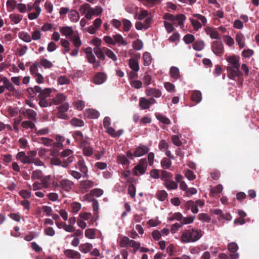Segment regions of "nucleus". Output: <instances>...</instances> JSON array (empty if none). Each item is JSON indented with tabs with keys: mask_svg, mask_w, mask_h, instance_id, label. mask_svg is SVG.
I'll return each instance as SVG.
<instances>
[{
	"mask_svg": "<svg viewBox=\"0 0 259 259\" xmlns=\"http://www.w3.org/2000/svg\"><path fill=\"white\" fill-rule=\"evenodd\" d=\"M27 92L30 98L36 97L37 94H38L37 96V98L39 100L38 104L42 107L51 106L53 104L55 105L61 104L65 100V97L61 94H57L55 97L50 101L46 100V98L50 96L52 92L50 88H46L42 90L39 86L35 85L34 88H28L27 89Z\"/></svg>",
	"mask_w": 259,
	"mask_h": 259,
	"instance_id": "nucleus-1",
	"label": "nucleus"
},
{
	"mask_svg": "<svg viewBox=\"0 0 259 259\" xmlns=\"http://www.w3.org/2000/svg\"><path fill=\"white\" fill-rule=\"evenodd\" d=\"M226 59L229 63L230 66L227 67V76L233 80L235 77L238 78L242 76V73L240 70L239 57L236 55L226 56Z\"/></svg>",
	"mask_w": 259,
	"mask_h": 259,
	"instance_id": "nucleus-2",
	"label": "nucleus"
},
{
	"mask_svg": "<svg viewBox=\"0 0 259 259\" xmlns=\"http://www.w3.org/2000/svg\"><path fill=\"white\" fill-rule=\"evenodd\" d=\"M202 231L201 229L193 228L185 230L182 234L181 240L185 243L194 242L198 241L202 236Z\"/></svg>",
	"mask_w": 259,
	"mask_h": 259,
	"instance_id": "nucleus-3",
	"label": "nucleus"
},
{
	"mask_svg": "<svg viewBox=\"0 0 259 259\" xmlns=\"http://www.w3.org/2000/svg\"><path fill=\"white\" fill-rule=\"evenodd\" d=\"M73 151L70 149H66L60 153V156L64 158L62 161V166L67 167L70 163L74 159V156L72 155Z\"/></svg>",
	"mask_w": 259,
	"mask_h": 259,
	"instance_id": "nucleus-4",
	"label": "nucleus"
},
{
	"mask_svg": "<svg viewBox=\"0 0 259 259\" xmlns=\"http://www.w3.org/2000/svg\"><path fill=\"white\" fill-rule=\"evenodd\" d=\"M163 19L172 21L174 25H175L176 22H177L178 25L182 26L183 25L184 21L186 20V17L183 14H179L177 16H174L169 13H166L163 16Z\"/></svg>",
	"mask_w": 259,
	"mask_h": 259,
	"instance_id": "nucleus-5",
	"label": "nucleus"
},
{
	"mask_svg": "<svg viewBox=\"0 0 259 259\" xmlns=\"http://www.w3.org/2000/svg\"><path fill=\"white\" fill-rule=\"evenodd\" d=\"M211 48L216 56H222L224 53V45L220 40L212 41L211 44Z\"/></svg>",
	"mask_w": 259,
	"mask_h": 259,
	"instance_id": "nucleus-6",
	"label": "nucleus"
},
{
	"mask_svg": "<svg viewBox=\"0 0 259 259\" xmlns=\"http://www.w3.org/2000/svg\"><path fill=\"white\" fill-rule=\"evenodd\" d=\"M76 168L78 169L82 173V177L87 178L88 177V169L85 164L84 160L81 158L80 159L75 165Z\"/></svg>",
	"mask_w": 259,
	"mask_h": 259,
	"instance_id": "nucleus-7",
	"label": "nucleus"
},
{
	"mask_svg": "<svg viewBox=\"0 0 259 259\" xmlns=\"http://www.w3.org/2000/svg\"><path fill=\"white\" fill-rule=\"evenodd\" d=\"M149 149L148 147L144 145L140 144L138 147L136 148L134 151V156L135 157H140L149 152Z\"/></svg>",
	"mask_w": 259,
	"mask_h": 259,
	"instance_id": "nucleus-8",
	"label": "nucleus"
},
{
	"mask_svg": "<svg viewBox=\"0 0 259 259\" xmlns=\"http://www.w3.org/2000/svg\"><path fill=\"white\" fill-rule=\"evenodd\" d=\"M228 248L231 252L230 256L232 259H237L238 257V254L235 252L238 250V245L235 242L230 243L228 245Z\"/></svg>",
	"mask_w": 259,
	"mask_h": 259,
	"instance_id": "nucleus-9",
	"label": "nucleus"
},
{
	"mask_svg": "<svg viewBox=\"0 0 259 259\" xmlns=\"http://www.w3.org/2000/svg\"><path fill=\"white\" fill-rule=\"evenodd\" d=\"M64 255L72 259H80L81 254L77 251L72 249H66L64 251Z\"/></svg>",
	"mask_w": 259,
	"mask_h": 259,
	"instance_id": "nucleus-10",
	"label": "nucleus"
},
{
	"mask_svg": "<svg viewBox=\"0 0 259 259\" xmlns=\"http://www.w3.org/2000/svg\"><path fill=\"white\" fill-rule=\"evenodd\" d=\"M73 185V183L72 181L64 179L60 182L59 186L62 190L69 192L71 189Z\"/></svg>",
	"mask_w": 259,
	"mask_h": 259,
	"instance_id": "nucleus-11",
	"label": "nucleus"
},
{
	"mask_svg": "<svg viewBox=\"0 0 259 259\" xmlns=\"http://www.w3.org/2000/svg\"><path fill=\"white\" fill-rule=\"evenodd\" d=\"M145 94L147 96L159 98L161 96V91L155 88H147L145 90Z\"/></svg>",
	"mask_w": 259,
	"mask_h": 259,
	"instance_id": "nucleus-12",
	"label": "nucleus"
},
{
	"mask_svg": "<svg viewBox=\"0 0 259 259\" xmlns=\"http://www.w3.org/2000/svg\"><path fill=\"white\" fill-rule=\"evenodd\" d=\"M106 75L102 72L97 73L93 77V81L96 84H100L105 81Z\"/></svg>",
	"mask_w": 259,
	"mask_h": 259,
	"instance_id": "nucleus-13",
	"label": "nucleus"
},
{
	"mask_svg": "<svg viewBox=\"0 0 259 259\" xmlns=\"http://www.w3.org/2000/svg\"><path fill=\"white\" fill-rule=\"evenodd\" d=\"M4 84L5 88L10 92V93L7 94V96L15 95L16 91L15 87L8 79L5 78L4 80Z\"/></svg>",
	"mask_w": 259,
	"mask_h": 259,
	"instance_id": "nucleus-14",
	"label": "nucleus"
},
{
	"mask_svg": "<svg viewBox=\"0 0 259 259\" xmlns=\"http://www.w3.org/2000/svg\"><path fill=\"white\" fill-rule=\"evenodd\" d=\"M113 38L114 45L117 44L118 46H125L127 44V42L123 39L121 35L119 34L113 35Z\"/></svg>",
	"mask_w": 259,
	"mask_h": 259,
	"instance_id": "nucleus-15",
	"label": "nucleus"
},
{
	"mask_svg": "<svg viewBox=\"0 0 259 259\" xmlns=\"http://www.w3.org/2000/svg\"><path fill=\"white\" fill-rule=\"evenodd\" d=\"M94 186V183L91 180L82 181L80 183L79 188L85 191H87L88 189L92 188Z\"/></svg>",
	"mask_w": 259,
	"mask_h": 259,
	"instance_id": "nucleus-16",
	"label": "nucleus"
},
{
	"mask_svg": "<svg viewBox=\"0 0 259 259\" xmlns=\"http://www.w3.org/2000/svg\"><path fill=\"white\" fill-rule=\"evenodd\" d=\"M185 206L187 209H191V211L193 213H197L198 212V207L197 206V204L194 201H188L186 203Z\"/></svg>",
	"mask_w": 259,
	"mask_h": 259,
	"instance_id": "nucleus-17",
	"label": "nucleus"
},
{
	"mask_svg": "<svg viewBox=\"0 0 259 259\" xmlns=\"http://www.w3.org/2000/svg\"><path fill=\"white\" fill-rule=\"evenodd\" d=\"M85 53L86 54V57L88 62L92 64L95 62L96 57L92 52V49L91 47H88L85 50Z\"/></svg>",
	"mask_w": 259,
	"mask_h": 259,
	"instance_id": "nucleus-18",
	"label": "nucleus"
},
{
	"mask_svg": "<svg viewBox=\"0 0 259 259\" xmlns=\"http://www.w3.org/2000/svg\"><path fill=\"white\" fill-rule=\"evenodd\" d=\"M99 112L93 109H89L86 110L85 115L89 118L95 119L99 116Z\"/></svg>",
	"mask_w": 259,
	"mask_h": 259,
	"instance_id": "nucleus-19",
	"label": "nucleus"
},
{
	"mask_svg": "<svg viewBox=\"0 0 259 259\" xmlns=\"http://www.w3.org/2000/svg\"><path fill=\"white\" fill-rule=\"evenodd\" d=\"M128 65L130 68L134 72H138L140 67L138 61L135 58H131L128 60Z\"/></svg>",
	"mask_w": 259,
	"mask_h": 259,
	"instance_id": "nucleus-20",
	"label": "nucleus"
},
{
	"mask_svg": "<svg viewBox=\"0 0 259 259\" xmlns=\"http://www.w3.org/2000/svg\"><path fill=\"white\" fill-rule=\"evenodd\" d=\"M52 179L50 176H43L41 179V183L42 187L44 188H49L52 184Z\"/></svg>",
	"mask_w": 259,
	"mask_h": 259,
	"instance_id": "nucleus-21",
	"label": "nucleus"
},
{
	"mask_svg": "<svg viewBox=\"0 0 259 259\" xmlns=\"http://www.w3.org/2000/svg\"><path fill=\"white\" fill-rule=\"evenodd\" d=\"M139 105L141 109H148L150 108L149 100L145 97H141L139 99Z\"/></svg>",
	"mask_w": 259,
	"mask_h": 259,
	"instance_id": "nucleus-22",
	"label": "nucleus"
},
{
	"mask_svg": "<svg viewBox=\"0 0 259 259\" xmlns=\"http://www.w3.org/2000/svg\"><path fill=\"white\" fill-rule=\"evenodd\" d=\"M94 51L97 57L99 60H104L105 59V52L104 50V47L96 48L94 49Z\"/></svg>",
	"mask_w": 259,
	"mask_h": 259,
	"instance_id": "nucleus-23",
	"label": "nucleus"
},
{
	"mask_svg": "<svg viewBox=\"0 0 259 259\" xmlns=\"http://www.w3.org/2000/svg\"><path fill=\"white\" fill-rule=\"evenodd\" d=\"M60 31L66 37L70 36L73 34V30L69 26H65L60 27Z\"/></svg>",
	"mask_w": 259,
	"mask_h": 259,
	"instance_id": "nucleus-24",
	"label": "nucleus"
},
{
	"mask_svg": "<svg viewBox=\"0 0 259 259\" xmlns=\"http://www.w3.org/2000/svg\"><path fill=\"white\" fill-rule=\"evenodd\" d=\"M191 100L196 103H199L201 99V93L199 91H195L193 92L191 96Z\"/></svg>",
	"mask_w": 259,
	"mask_h": 259,
	"instance_id": "nucleus-25",
	"label": "nucleus"
},
{
	"mask_svg": "<svg viewBox=\"0 0 259 259\" xmlns=\"http://www.w3.org/2000/svg\"><path fill=\"white\" fill-rule=\"evenodd\" d=\"M92 247V244L90 243L81 244L79 246L80 251L84 253L89 252L91 251Z\"/></svg>",
	"mask_w": 259,
	"mask_h": 259,
	"instance_id": "nucleus-26",
	"label": "nucleus"
},
{
	"mask_svg": "<svg viewBox=\"0 0 259 259\" xmlns=\"http://www.w3.org/2000/svg\"><path fill=\"white\" fill-rule=\"evenodd\" d=\"M18 158L23 163H29L31 162L29 157L26 156L24 152H20L17 153V159Z\"/></svg>",
	"mask_w": 259,
	"mask_h": 259,
	"instance_id": "nucleus-27",
	"label": "nucleus"
},
{
	"mask_svg": "<svg viewBox=\"0 0 259 259\" xmlns=\"http://www.w3.org/2000/svg\"><path fill=\"white\" fill-rule=\"evenodd\" d=\"M69 18L72 22H76L79 20V15L76 11L71 10L69 11Z\"/></svg>",
	"mask_w": 259,
	"mask_h": 259,
	"instance_id": "nucleus-28",
	"label": "nucleus"
},
{
	"mask_svg": "<svg viewBox=\"0 0 259 259\" xmlns=\"http://www.w3.org/2000/svg\"><path fill=\"white\" fill-rule=\"evenodd\" d=\"M170 75L171 77L175 79H178L180 77V71L178 68L172 66L170 68Z\"/></svg>",
	"mask_w": 259,
	"mask_h": 259,
	"instance_id": "nucleus-29",
	"label": "nucleus"
},
{
	"mask_svg": "<svg viewBox=\"0 0 259 259\" xmlns=\"http://www.w3.org/2000/svg\"><path fill=\"white\" fill-rule=\"evenodd\" d=\"M235 39L238 42L240 49H242L244 47V36L242 33H238L236 35Z\"/></svg>",
	"mask_w": 259,
	"mask_h": 259,
	"instance_id": "nucleus-30",
	"label": "nucleus"
},
{
	"mask_svg": "<svg viewBox=\"0 0 259 259\" xmlns=\"http://www.w3.org/2000/svg\"><path fill=\"white\" fill-rule=\"evenodd\" d=\"M207 34H208L210 37L212 39H220L221 35L219 33L214 29L209 28L207 32Z\"/></svg>",
	"mask_w": 259,
	"mask_h": 259,
	"instance_id": "nucleus-31",
	"label": "nucleus"
},
{
	"mask_svg": "<svg viewBox=\"0 0 259 259\" xmlns=\"http://www.w3.org/2000/svg\"><path fill=\"white\" fill-rule=\"evenodd\" d=\"M117 159L118 162L122 165L128 166L130 164V161L125 155L119 154L118 155Z\"/></svg>",
	"mask_w": 259,
	"mask_h": 259,
	"instance_id": "nucleus-32",
	"label": "nucleus"
},
{
	"mask_svg": "<svg viewBox=\"0 0 259 259\" xmlns=\"http://www.w3.org/2000/svg\"><path fill=\"white\" fill-rule=\"evenodd\" d=\"M70 122L74 126L82 127L84 125V122L82 120L75 117L72 118Z\"/></svg>",
	"mask_w": 259,
	"mask_h": 259,
	"instance_id": "nucleus-33",
	"label": "nucleus"
},
{
	"mask_svg": "<svg viewBox=\"0 0 259 259\" xmlns=\"http://www.w3.org/2000/svg\"><path fill=\"white\" fill-rule=\"evenodd\" d=\"M35 9V12H31L28 14V17L30 20L36 19L39 15L41 12V8L37 7Z\"/></svg>",
	"mask_w": 259,
	"mask_h": 259,
	"instance_id": "nucleus-34",
	"label": "nucleus"
},
{
	"mask_svg": "<svg viewBox=\"0 0 259 259\" xmlns=\"http://www.w3.org/2000/svg\"><path fill=\"white\" fill-rule=\"evenodd\" d=\"M147 169L140 166L139 165H136L133 168V173L135 176H138L139 173L141 175H143L146 172Z\"/></svg>",
	"mask_w": 259,
	"mask_h": 259,
	"instance_id": "nucleus-35",
	"label": "nucleus"
},
{
	"mask_svg": "<svg viewBox=\"0 0 259 259\" xmlns=\"http://www.w3.org/2000/svg\"><path fill=\"white\" fill-rule=\"evenodd\" d=\"M104 50L106 56L113 61H116L117 60L116 56L112 51L105 47H104Z\"/></svg>",
	"mask_w": 259,
	"mask_h": 259,
	"instance_id": "nucleus-36",
	"label": "nucleus"
},
{
	"mask_svg": "<svg viewBox=\"0 0 259 259\" xmlns=\"http://www.w3.org/2000/svg\"><path fill=\"white\" fill-rule=\"evenodd\" d=\"M205 43L203 40H199L195 42L193 45V48L196 51H201L203 49Z\"/></svg>",
	"mask_w": 259,
	"mask_h": 259,
	"instance_id": "nucleus-37",
	"label": "nucleus"
},
{
	"mask_svg": "<svg viewBox=\"0 0 259 259\" xmlns=\"http://www.w3.org/2000/svg\"><path fill=\"white\" fill-rule=\"evenodd\" d=\"M144 65L148 66L151 63L152 57L151 54L148 52H145L143 54Z\"/></svg>",
	"mask_w": 259,
	"mask_h": 259,
	"instance_id": "nucleus-38",
	"label": "nucleus"
},
{
	"mask_svg": "<svg viewBox=\"0 0 259 259\" xmlns=\"http://www.w3.org/2000/svg\"><path fill=\"white\" fill-rule=\"evenodd\" d=\"M172 175L171 173L165 170L161 171V179L162 181H165V182H166L167 181L170 180V179L172 178Z\"/></svg>",
	"mask_w": 259,
	"mask_h": 259,
	"instance_id": "nucleus-39",
	"label": "nucleus"
},
{
	"mask_svg": "<svg viewBox=\"0 0 259 259\" xmlns=\"http://www.w3.org/2000/svg\"><path fill=\"white\" fill-rule=\"evenodd\" d=\"M156 117L158 120L164 124H169L170 123V120L168 118L159 113L156 114Z\"/></svg>",
	"mask_w": 259,
	"mask_h": 259,
	"instance_id": "nucleus-40",
	"label": "nucleus"
},
{
	"mask_svg": "<svg viewBox=\"0 0 259 259\" xmlns=\"http://www.w3.org/2000/svg\"><path fill=\"white\" fill-rule=\"evenodd\" d=\"M22 126L26 129L31 128L34 130L35 125V124L31 121L26 120L24 121L21 123Z\"/></svg>",
	"mask_w": 259,
	"mask_h": 259,
	"instance_id": "nucleus-41",
	"label": "nucleus"
},
{
	"mask_svg": "<svg viewBox=\"0 0 259 259\" xmlns=\"http://www.w3.org/2000/svg\"><path fill=\"white\" fill-rule=\"evenodd\" d=\"M160 163L161 167L164 169H168L171 165V161L165 157L161 160Z\"/></svg>",
	"mask_w": 259,
	"mask_h": 259,
	"instance_id": "nucleus-42",
	"label": "nucleus"
},
{
	"mask_svg": "<svg viewBox=\"0 0 259 259\" xmlns=\"http://www.w3.org/2000/svg\"><path fill=\"white\" fill-rule=\"evenodd\" d=\"M73 137L75 141L79 143L84 138L83 134L80 131H76L73 134Z\"/></svg>",
	"mask_w": 259,
	"mask_h": 259,
	"instance_id": "nucleus-43",
	"label": "nucleus"
},
{
	"mask_svg": "<svg viewBox=\"0 0 259 259\" xmlns=\"http://www.w3.org/2000/svg\"><path fill=\"white\" fill-rule=\"evenodd\" d=\"M19 146L22 149H26L29 147L28 141L26 137L20 138L18 141Z\"/></svg>",
	"mask_w": 259,
	"mask_h": 259,
	"instance_id": "nucleus-44",
	"label": "nucleus"
},
{
	"mask_svg": "<svg viewBox=\"0 0 259 259\" xmlns=\"http://www.w3.org/2000/svg\"><path fill=\"white\" fill-rule=\"evenodd\" d=\"M195 219V215H190L187 217H183V219L181 221V223L183 225H187L193 223Z\"/></svg>",
	"mask_w": 259,
	"mask_h": 259,
	"instance_id": "nucleus-45",
	"label": "nucleus"
},
{
	"mask_svg": "<svg viewBox=\"0 0 259 259\" xmlns=\"http://www.w3.org/2000/svg\"><path fill=\"white\" fill-rule=\"evenodd\" d=\"M156 197L161 201H164L167 197V193L164 190L158 191L156 193Z\"/></svg>",
	"mask_w": 259,
	"mask_h": 259,
	"instance_id": "nucleus-46",
	"label": "nucleus"
},
{
	"mask_svg": "<svg viewBox=\"0 0 259 259\" xmlns=\"http://www.w3.org/2000/svg\"><path fill=\"white\" fill-rule=\"evenodd\" d=\"M165 186L168 189L175 190L177 188L178 185L175 181L170 180L165 182Z\"/></svg>",
	"mask_w": 259,
	"mask_h": 259,
	"instance_id": "nucleus-47",
	"label": "nucleus"
},
{
	"mask_svg": "<svg viewBox=\"0 0 259 259\" xmlns=\"http://www.w3.org/2000/svg\"><path fill=\"white\" fill-rule=\"evenodd\" d=\"M133 240H130L127 237L124 236L120 241V245L121 247H126L131 244Z\"/></svg>",
	"mask_w": 259,
	"mask_h": 259,
	"instance_id": "nucleus-48",
	"label": "nucleus"
},
{
	"mask_svg": "<svg viewBox=\"0 0 259 259\" xmlns=\"http://www.w3.org/2000/svg\"><path fill=\"white\" fill-rule=\"evenodd\" d=\"M73 45L75 48H79L81 45V41L78 35H74L71 38Z\"/></svg>",
	"mask_w": 259,
	"mask_h": 259,
	"instance_id": "nucleus-49",
	"label": "nucleus"
},
{
	"mask_svg": "<svg viewBox=\"0 0 259 259\" xmlns=\"http://www.w3.org/2000/svg\"><path fill=\"white\" fill-rule=\"evenodd\" d=\"M19 37L25 42H30L31 38L30 35L26 32H21L19 33Z\"/></svg>",
	"mask_w": 259,
	"mask_h": 259,
	"instance_id": "nucleus-50",
	"label": "nucleus"
},
{
	"mask_svg": "<svg viewBox=\"0 0 259 259\" xmlns=\"http://www.w3.org/2000/svg\"><path fill=\"white\" fill-rule=\"evenodd\" d=\"M95 229H87L85 231V236L89 239L95 238Z\"/></svg>",
	"mask_w": 259,
	"mask_h": 259,
	"instance_id": "nucleus-51",
	"label": "nucleus"
},
{
	"mask_svg": "<svg viewBox=\"0 0 259 259\" xmlns=\"http://www.w3.org/2000/svg\"><path fill=\"white\" fill-rule=\"evenodd\" d=\"M26 113V115L27 118L33 120L34 121H36V113L33 110L30 109H28Z\"/></svg>",
	"mask_w": 259,
	"mask_h": 259,
	"instance_id": "nucleus-52",
	"label": "nucleus"
},
{
	"mask_svg": "<svg viewBox=\"0 0 259 259\" xmlns=\"http://www.w3.org/2000/svg\"><path fill=\"white\" fill-rule=\"evenodd\" d=\"M40 64L45 68H51L53 66L52 63L45 58L40 60Z\"/></svg>",
	"mask_w": 259,
	"mask_h": 259,
	"instance_id": "nucleus-53",
	"label": "nucleus"
},
{
	"mask_svg": "<svg viewBox=\"0 0 259 259\" xmlns=\"http://www.w3.org/2000/svg\"><path fill=\"white\" fill-rule=\"evenodd\" d=\"M6 5L9 12L13 11L16 7V2L15 0H8Z\"/></svg>",
	"mask_w": 259,
	"mask_h": 259,
	"instance_id": "nucleus-54",
	"label": "nucleus"
},
{
	"mask_svg": "<svg viewBox=\"0 0 259 259\" xmlns=\"http://www.w3.org/2000/svg\"><path fill=\"white\" fill-rule=\"evenodd\" d=\"M183 40L186 44H189L194 41L195 37L191 34H187L184 36Z\"/></svg>",
	"mask_w": 259,
	"mask_h": 259,
	"instance_id": "nucleus-55",
	"label": "nucleus"
},
{
	"mask_svg": "<svg viewBox=\"0 0 259 259\" xmlns=\"http://www.w3.org/2000/svg\"><path fill=\"white\" fill-rule=\"evenodd\" d=\"M143 46V44L142 41L140 39H137L136 40L134 41L133 43V47L134 50H140L142 49Z\"/></svg>",
	"mask_w": 259,
	"mask_h": 259,
	"instance_id": "nucleus-56",
	"label": "nucleus"
},
{
	"mask_svg": "<svg viewBox=\"0 0 259 259\" xmlns=\"http://www.w3.org/2000/svg\"><path fill=\"white\" fill-rule=\"evenodd\" d=\"M127 191L128 194L131 196V198H134L136 195V189L134 184H132L128 186Z\"/></svg>",
	"mask_w": 259,
	"mask_h": 259,
	"instance_id": "nucleus-57",
	"label": "nucleus"
},
{
	"mask_svg": "<svg viewBox=\"0 0 259 259\" xmlns=\"http://www.w3.org/2000/svg\"><path fill=\"white\" fill-rule=\"evenodd\" d=\"M122 23L123 25V30L124 31H128L132 26L131 22L127 19H123L122 20Z\"/></svg>",
	"mask_w": 259,
	"mask_h": 259,
	"instance_id": "nucleus-58",
	"label": "nucleus"
},
{
	"mask_svg": "<svg viewBox=\"0 0 259 259\" xmlns=\"http://www.w3.org/2000/svg\"><path fill=\"white\" fill-rule=\"evenodd\" d=\"M42 175V173L41 170H35L34 171H33V172H32V174L31 176V179L32 180L41 179V178L43 177Z\"/></svg>",
	"mask_w": 259,
	"mask_h": 259,
	"instance_id": "nucleus-59",
	"label": "nucleus"
},
{
	"mask_svg": "<svg viewBox=\"0 0 259 259\" xmlns=\"http://www.w3.org/2000/svg\"><path fill=\"white\" fill-rule=\"evenodd\" d=\"M71 211L73 213H76L78 212L81 208V204L78 202H73L71 205Z\"/></svg>",
	"mask_w": 259,
	"mask_h": 259,
	"instance_id": "nucleus-60",
	"label": "nucleus"
},
{
	"mask_svg": "<svg viewBox=\"0 0 259 259\" xmlns=\"http://www.w3.org/2000/svg\"><path fill=\"white\" fill-rule=\"evenodd\" d=\"M198 219L199 220L201 221H203L205 222H209L210 221V218L207 213H201L198 214Z\"/></svg>",
	"mask_w": 259,
	"mask_h": 259,
	"instance_id": "nucleus-61",
	"label": "nucleus"
},
{
	"mask_svg": "<svg viewBox=\"0 0 259 259\" xmlns=\"http://www.w3.org/2000/svg\"><path fill=\"white\" fill-rule=\"evenodd\" d=\"M171 140L172 143L177 146H181L182 145V142L180 141L179 137L177 135L172 136Z\"/></svg>",
	"mask_w": 259,
	"mask_h": 259,
	"instance_id": "nucleus-62",
	"label": "nucleus"
},
{
	"mask_svg": "<svg viewBox=\"0 0 259 259\" xmlns=\"http://www.w3.org/2000/svg\"><path fill=\"white\" fill-rule=\"evenodd\" d=\"M90 194L93 196L100 197L103 194V191L101 189H94L91 191Z\"/></svg>",
	"mask_w": 259,
	"mask_h": 259,
	"instance_id": "nucleus-63",
	"label": "nucleus"
},
{
	"mask_svg": "<svg viewBox=\"0 0 259 259\" xmlns=\"http://www.w3.org/2000/svg\"><path fill=\"white\" fill-rule=\"evenodd\" d=\"M83 153L87 156H91L93 153V150L92 148L90 146L85 147L82 149Z\"/></svg>",
	"mask_w": 259,
	"mask_h": 259,
	"instance_id": "nucleus-64",
	"label": "nucleus"
}]
</instances>
